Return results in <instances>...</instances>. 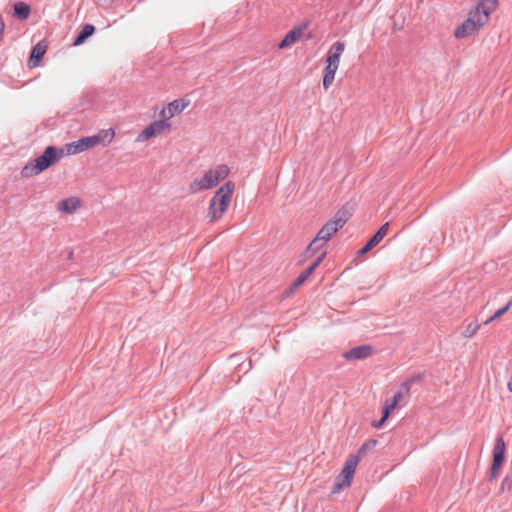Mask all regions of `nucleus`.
<instances>
[{"instance_id": "1", "label": "nucleus", "mask_w": 512, "mask_h": 512, "mask_svg": "<svg viewBox=\"0 0 512 512\" xmlns=\"http://www.w3.org/2000/svg\"><path fill=\"white\" fill-rule=\"evenodd\" d=\"M63 155V150L55 146L45 148L42 155L38 156L34 162L27 163L21 170V176L31 178L48 169L54 163L58 162Z\"/></svg>"}, {"instance_id": "2", "label": "nucleus", "mask_w": 512, "mask_h": 512, "mask_svg": "<svg viewBox=\"0 0 512 512\" xmlns=\"http://www.w3.org/2000/svg\"><path fill=\"white\" fill-rule=\"evenodd\" d=\"M233 189L234 183L228 181L216 191L209 204L208 216L210 221L219 219L226 211L231 201Z\"/></svg>"}, {"instance_id": "3", "label": "nucleus", "mask_w": 512, "mask_h": 512, "mask_svg": "<svg viewBox=\"0 0 512 512\" xmlns=\"http://www.w3.org/2000/svg\"><path fill=\"white\" fill-rule=\"evenodd\" d=\"M230 169L225 164H220L214 169H210L197 180H194L190 184V190L192 192H198L203 190H209L215 187L220 181L224 180L229 175Z\"/></svg>"}, {"instance_id": "4", "label": "nucleus", "mask_w": 512, "mask_h": 512, "mask_svg": "<svg viewBox=\"0 0 512 512\" xmlns=\"http://www.w3.org/2000/svg\"><path fill=\"white\" fill-rule=\"evenodd\" d=\"M348 218L344 211L339 210L332 219H329L323 227L318 231L316 240H321L322 244H326L330 238L341 229Z\"/></svg>"}, {"instance_id": "5", "label": "nucleus", "mask_w": 512, "mask_h": 512, "mask_svg": "<svg viewBox=\"0 0 512 512\" xmlns=\"http://www.w3.org/2000/svg\"><path fill=\"white\" fill-rule=\"evenodd\" d=\"M358 462H359L358 455H351L346 459L344 468L342 469L340 475L338 476L335 483L333 484V488L331 491L332 494H336L342 488L350 486Z\"/></svg>"}, {"instance_id": "6", "label": "nucleus", "mask_w": 512, "mask_h": 512, "mask_svg": "<svg viewBox=\"0 0 512 512\" xmlns=\"http://www.w3.org/2000/svg\"><path fill=\"white\" fill-rule=\"evenodd\" d=\"M476 16L477 13H472L471 11L468 13L467 19L454 31L455 38L462 39L471 36L475 31L484 26V24L476 21Z\"/></svg>"}, {"instance_id": "7", "label": "nucleus", "mask_w": 512, "mask_h": 512, "mask_svg": "<svg viewBox=\"0 0 512 512\" xmlns=\"http://www.w3.org/2000/svg\"><path fill=\"white\" fill-rule=\"evenodd\" d=\"M498 7V0H481L472 10V13H477V22L486 24L489 16Z\"/></svg>"}, {"instance_id": "8", "label": "nucleus", "mask_w": 512, "mask_h": 512, "mask_svg": "<svg viewBox=\"0 0 512 512\" xmlns=\"http://www.w3.org/2000/svg\"><path fill=\"white\" fill-rule=\"evenodd\" d=\"M171 123L168 120H157L145 127L137 136L136 141L143 142L151 137L160 135L165 129H170Z\"/></svg>"}, {"instance_id": "9", "label": "nucleus", "mask_w": 512, "mask_h": 512, "mask_svg": "<svg viewBox=\"0 0 512 512\" xmlns=\"http://www.w3.org/2000/svg\"><path fill=\"white\" fill-rule=\"evenodd\" d=\"M99 144V139L93 136L82 137L67 144V153L76 155Z\"/></svg>"}, {"instance_id": "10", "label": "nucleus", "mask_w": 512, "mask_h": 512, "mask_svg": "<svg viewBox=\"0 0 512 512\" xmlns=\"http://www.w3.org/2000/svg\"><path fill=\"white\" fill-rule=\"evenodd\" d=\"M505 442L502 435H498L493 448V460L491 470L499 471L505 459Z\"/></svg>"}, {"instance_id": "11", "label": "nucleus", "mask_w": 512, "mask_h": 512, "mask_svg": "<svg viewBox=\"0 0 512 512\" xmlns=\"http://www.w3.org/2000/svg\"><path fill=\"white\" fill-rule=\"evenodd\" d=\"M326 257V251L320 252V254L316 257V259L303 271L299 274L296 280L292 283L291 288L296 289L301 286L307 278L313 273V271L320 265V263Z\"/></svg>"}, {"instance_id": "12", "label": "nucleus", "mask_w": 512, "mask_h": 512, "mask_svg": "<svg viewBox=\"0 0 512 512\" xmlns=\"http://www.w3.org/2000/svg\"><path fill=\"white\" fill-rule=\"evenodd\" d=\"M373 352L374 349L371 345H360L344 352L343 357L346 360H361L370 357Z\"/></svg>"}, {"instance_id": "13", "label": "nucleus", "mask_w": 512, "mask_h": 512, "mask_svg": "<svg viewBox=\"0 0 512 512\" xmlns=\"http://www.w3.org/2000/svg\"><path fill=\"white\" fill-rule=\"evenodd\" d=\"M189 105V101L183 98L176 99L170 102L166 109H163L160 115L163 118L169 119L176 115H179L187 106Z\"/></svg>"}, {"instance_id": "14", "label": "nucleus", "mask_w": 512, "mask_h": 512, "mask_svg": "<svg viewBox=\"0 0 512 512\" xmlns=\"http://www.w3.org/2000/svg\"><path fill=\"white\" fill-rule=\"evenodd\" d=\"M389 230V223H384L377 232L368 240V242L358 251L359 255L366 254L376 245H378Z\"/></svg>"}, {"instance_id": "15", "label": "nucleus", "mask_w": 512, "mask_h": 512, "mask_svg": "<svg viewBox=\"0 0 512 512\" xmlns=\"http://www.w3.org/2000/svg\"><path fill=\"white\" fill-rule=\"evenodd\" d=\"M344 49H345V44L343 42H340V41L335 42L331 46V48L328 52V55L326 58L327 64L338 68L339 62H340V57H341Z\"/></svg>"}, {"instance_id": "16", "label": "nucleus", "mask_w": 512, "mask_h": 512, "mask_svg": "<svg viewBox=\"0 0 512 512\" xmlns=\"http://www.w3.org/2000/svg\"><path fill=\"white\" fill-rule=\"evenodd\" d=\"M303 31L304 27L301 26L295 27L292 30H290L282 39V41L278 44V48L284 49L297 42L302 36Z\"/></svg>"}, {"instance_id": "17", "label": "nucleus", "mask_w": 512, "mask_h": 512, "mask_svg": "<svg viewBox=\"0 0 512 512\" xmlns=\"http://www.w3.org/2000/svg\"><path fill=\"white\" fill-rule=\"evenodd\" d=\"M47 45H45L43 42H39L36 44L31 51L28 65L30 68H35L39 65L41 59L43 58L44 54L46 53Z\"/></svg>"}, {"instance_id": "18", "label": "nucleus", "mask_w": 512, "mask_h": 512, "mask_svg": "<svg viewBox=\"0 0 512 512\" xmlns=\"http://www.w3.org/2000/svg\"><path fill=\"white\" fill-rule=\"evenodd\" d=\"M81 205V201L78 197H69L67 199H64L58 203L57 209L60 212L65 213H73L76 211Z\"/></svg>"}, {"instance_id": "19", "label": "nucleus", "mask_w": 512, "mask_h": 512, "mask_svg": "<svg viewBox=\"0 0 512 512\" xmlns=\"http://www.w3.org/2000/svg\"><path fill=\"white\" fill-rule=\"evenodd\" d=\"M95 32V27L92 24H85L82 26L81 31L75 37L73 41L74 46H79L83 44L90 36H92Z\"/></svg>"}, {"instance_id": "20", "label": "nucleus", "mask_w": 512, "mask_h": 512, "mask_svg": "<svg viewBox=\"0 0 512 512\" xmlns=\"http://www.w3.org/2000/svg\"><path fill=\"white\" fill-rule=\"evenodd\" d=\"M325 244H322L321 240H316V237L310 242L306 250L301 254L300 261H305L315 255L320 248H322Z\"/></svg>"}, {"instance_id": "21", "label": "nucleus", "mask_w": 512, "mask_h": 512, "mask_svg": "<svg viewBox=\"0 0 512 512\" xmlns=\"http://www.w3.org/2000/svg\"><path fill=\"white\" fill-rule=\"evenodd\" d=\"M30 6L25 2H16L14 4V16L19 20H26L30 15Z\"/></svg>"}, {"instance_id": "22", "label": "nucleus", "mask_w": 512, "mask_h": 512, "mask_svg": "<svg viewBox=\"0 0 512 512\" xmlns=\"http://www.w3.org/2000/svg\"><path fill=\"white\" fill-rule=\"evenodd\" d=\"M337 69V67H333L329 64L324 68L323 87L325 90H327L333 83Z\"/></svg>"}, {"instance_id": "23", "label": "nucleus", "mask_w": 512, "mask_h": 512, "mask_svg": "<svg viewBox=\"0 0 512 512\" xmlns=\"http://www.w3.org/2000/svg\"><path fill=\"white\" fill-rule=\"evenodd\" d=\"M424 378H425V373L424 372L417 373V374L411 376L410 378H408L406 381H404L401 384L400 389L408 394L412 384L420 383V382L423 381Z\"/></svg>"}, {"instance_id": "24", "label": "nucleus", "mask_w": 512, "mask_h": 512, "mask_svg": "<svg viewBox=\"0 0 512 512\" xmlns=\"http://www.w3.org/2000/svg\"><path fill=\"white\" fill-rule=\"evenodd\" d=\"M115 136V131L113 128H109L106 130H102L100 133L93 135V137H96L99 139V144H110Z\"/></svg>"}, {"instance_id": "25", "label": "nucleus", "mask_w": 512, "mask_h": 512, "mask_svg": "<svg viewBox=\"0 0 512 512\" xmlns=\"http://www.w3.org/2000/svg\"><path fill=\"white\" fill-rule=\"evenodd\" d=\"M512 307V298L506 303V305L500 309H498L490 318L485 320L484 324H489L492 321L503 316L510 308Z\"/></svg>"}, {"instance_id": "26", "label": "nucleus", "mask_w": 512, "mask_h": 512, "mask_svg": "<svg viewBox=\"0 0 512 512\" xmlns=\"http://www.w3.org/2000/svg\"><path fill=\"white\" fill-rule=\"evenodd\" d=\"M376 445H377V440H375V439H370V440L366 441L359 448L357 455L360 458L361 456L365 455L368 451L375 448Z\"/></svg>"}, {"instance_id": "27", "label": "nucleus", "mask_w": 512, "mask_h": 512, "mask_svg": "<svg viewBox=\"0 0 512 512\" xmlns=\"http://www.w3.org/2000/svg\"><path fill=\"white\" fill-rule=\"evenodd\" d=\"M479 325L476 323H469L465 330L463 331V336L466 338H470L478 331Z\"/></svg>"}, {"instance_id": "28", "label": "nucleus", "mask_w": 512, "mask_h": 512, "mask_svg": "<svg viewBox=\"0 0 512 512\" xmlns=\"http://www.w3.org/2000/svg\"><path fill=\"white\" fill-rule=\"evenodd\" d=\"M512 487V477L507 475L501 482L500 490L501 492L509 491Z\"/></svg>"}, {"instance_id": "29", "label": "nucleus", "mask_w": 512, "mask_h": 512, "mask_svg": "<svg viewBox=\"0 0 512 512\" xmlns=\"http://www.w3.org/2000/svg\"><path fill=\"white\" fill-rule=\"evenodd\" d=\"M395 408V401H392L390 404H386L383 407L382 415L384 416V419H387L389 417L390 412Z\"/></svg>"}, {"instance_id": "30", "label": "nucleus", "mask_w": 512, "mask_h": 512, "mask_svg": "<svg viewBox=\"0 0 512 512\" xmlns=\"http://www.w3.org/2000/svg\"><path fill=\"white\" fill-rule=\"evenodd\" d=\"M402 391H403V390L396 392V393H395V395L393 396L392 401H395V405L398 403V401H399V399H400V397H401V393H402Z\"/></svg>"}, {"instance_id": "31", "label": "nucleus", "mask_w": 512, "mask_h": 512, "mask_svg": "<svg viewBox=\"0 0 512 512\" xmlns=\"http://www.w3.org/2000/svg\"><path fill=\"white\" fill-rule=\"evenodd\" d=\"M385 421L386 419H384V416L382 415L381 419L378 422L374 423V427L380 428Z\"/></svg>"}, {"instance_id": "32", "label": "nucleus", "mask_w": 512, "mask_h": 512, "mask_svg": "<svg viewBox=\"0 0 512 512\" xmlns=\"http://www.w3.org/2000/svg\"><path fill=\"white\" fill-rule=\"evenodd\" d=\"M498 472H499V471L491 470V472H490V480H494V479H496V478L498 477V475H499V473H498Z\"/></svg>"}, {"instance_id": "33", "label": "nucleus", "mask_w": 512, "mask_h": 512, "mask_svg": "<svg viewBox=\"0 0 512 512\" xmlns=\"http://www.w3.org/2000/svg\"><path fill=\"white\" fill-rule=\"evenodd\" d=\"M507 387H508V390L512 393V378L509 380Z\"/></svg>"}]
</instances>
